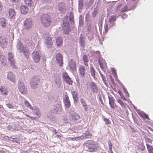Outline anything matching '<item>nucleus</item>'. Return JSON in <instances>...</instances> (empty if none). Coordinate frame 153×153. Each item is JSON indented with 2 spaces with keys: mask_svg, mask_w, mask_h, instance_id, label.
<instances>
[{
  "mask_svg": "<svg viewBox=\"0 0 153 153\" xmlns=\"http://www.w3.org/2000/svg\"><path fill=\"white\" fill-rule=\"evenodd\" d=\"M20 10L22 13L26 14L28 11V9L27 7L24 5H22L20 7Z\"/></svg>",
  "mask_w": 153,
  "mask_h": 153,
  "instance_id": "23",
  "label": "nucleus"
},
{
  "mask_svg": "<svg viewBox=\"0 0 153 153\" xmlns=\"http://www.w3.org/2000/svg\"><path fill=\"white\" fill-rule=\"evenodd\" d=\"M85 111H87L88 109V108L87 104L82 106Z\"/></svg>",
  "mask_w": 153,
  "mask_h": 153,
  "instance_id": "51",
  "label": "nucleus"
},
{
  "mask_svg": "<svg viewBox=\"0 0 153 153\" xmlns=\"http://www.w3.org/2000/svg\"><path fill=\"white\" fill-rule=\"evenodd\" d=\"M73 119L75 120H77L79 118V115L78 114H75L72 116Z\"/></svg>",
  "mask_w": 153,
  "mask_h": 153,
  "instance_id": "36",
  "label": "nucleus"
},
{
  "mask_svg": "<svg viewBox=\"0 0 153 153\" xmlns=\"http://www.w3.org/2000/svg\"><path fill=\"white\" fill-rule=\"evenodd\" d=\"M121 97L124 100H126V99L125 98V97L123 95H122V96H121Z\"/></svg>",
  "mask_w": 153,
  "mask_h": 153,
  "instance_id": "55",
  "label": "nucleus"
},
{
  "mask_svg": "<svg viewBox=\"0 0 153 153\" xmlns=\"http://www.w3.org/2000/svg\"><path fill=\"white\" fill-rule=\"evenodd\" d=\"M16 47L17 50L19 52L22 53V51L26 47L23 45V44L20 41H19L17 43Z\"/></svg>",
  "mask_w": 153,
  "mask_h": 153,
  "instance_id": "15",
  "label": "nucleus"
},
{
  "mask_svg": "<svg viewBox=\"0 0 153 153\" xmlns=\"http://www.w3.org/2000/svg\"><path fill=\"white\" fill-rule=\"evenodd\" d=\"M40 21L42 26L47 27L51 24L52 20L51 16L48 14H43L40 17Z\"/></svg>",
  "mask_w": 153,
  "mask_h": 153,
  "instance_id": "1",
  "label": "nucleus"
},
{
  "mask_svg": "<svg viewBox=\"0 0 153 153\" xmlns=\"http://www.w3.org/2000/svg\"><path fill=\"white\" fill-rule=\"evenodd\" d=\"M111 82H114V79L112 78L111 77Z\"/></svg>",
  "mask_w": 153,
  "mask_h": 153,
  "instance_id": "59",
  "label": "nucleus"
},
{
  "mask_svg": "<svg viewBox=\"0 0 153 153\" xmlns=\"http://www.w3.org/2000/svg\"><path fill=\"white\" fill-rule=\"evenodd\" d=\"M128 7L127 6H125L123 8L120 10L121 13H122L123 12L128 11Z\"/></svg>",
  "mask_w": 153,
  "mask_h": 153,
  "instance_id": "34",
  "label": "nucleus"
},
{
  "mask_svg": "<svg viewBox=\"0 0 153 153\" xmlns=\"http://www.w3.org/2000/svg\"><path fill=\"white\" fill-rule=\"evenodd\" d=\"M72 94L75 102H77L78 100L77 94L75 91H72Z\"/></svg>",
  "mask_w": 153,
  "mask_h": 153,
  "instance_id": "26",
  "label": "nucleus"
},
{
  "mask_svg": "<svg viewBox=\"0 0 153 153\" xmlns=\"http://www.w3.org/2000/svg\"><path fill=\"white\" fill-rule=\"evenodd\" d=\"M70 101L68 96L65 95L64 97V102Z\"/></svg>",
  "mask_w": 153,
  "mask_h": 153,
  "instance_id": "49",
  "label": "nucleus"
},
{
  "mask_svg": "<svg viewBox=\"0 0 153 153\" xmlns=\"http://www.w3.org/2000/svg\"><path fill=\"white\" fill-rule=\"evenodd\" d=\"M124 92H125V93H126H126H127V94H128V92L127 91H125Z\"/></svg>",
  "mask_w": 153,
  "mask_h": 153,
  "instance_id": "63",
  "label": "nucleus"
},
{
  "mask_svg": "<svg viewBox=\"0 0 153 153\" xmlns=\"http://www.w3.org/2000/svg\"><path fill=\"white\" fill-rule=\"evenodd\" d=\"M91 70V75L92 76H93L94 78L95 77V70L94 67L92 66H91L90 68Z\"/></svg>",
  "mask_w": 153,
  "mask_h": 153,
  "instance_id": "32",
  "label": "nucleus"
},
{
  "mask_svg": "<svg viewBox=\"0 0 153 153\" xmlns=\"http://www.w3.org/2000/svg\"><path fill=\"white\" fill-rule=\"evenodd\" d=\"M80 101L82 106L87 104L86 102L83 98L81 99H80Z\"/></svg>",
  "mask_w": 153,
  "mask_h": 153,
  "instance_id": "45",
  "label": "nucleus"
},
{
  "mask_svg": "<svg viewBox=\"0 0 153 153\" xmlns=\"http://www.w3.org/2000/svg\"><path fill=\"white\" fill-rule=\"evenodd\" d=\"M1 108V107H0V108Z\"/></svg>",
  "mask_w": 153,
  "mask_h": 153,
  "instance_id": "64",
  "label": "nucleus"
},
{
  "mask_svg": "<svg viewBox=\"0 0 153 153\" xmlns=\"http://www.w3.org/2000/svg\"><path fill=\"white\" fill-rule=\"evenodd\" d=\"M35 114L37 116L36 117V118H38L41 116L40 113L39 111L38 110L35 112Z\"/></svg>",
  "mask_w": 153,
  "mask_h": 153,
  "instance_id": "46",
  "label": "nucleus"
},
{
  "mask_svg": "<svg viewBox=\"0 0 153 153\" xmlns=\"http://www.w3.org/2000/svg\"><path fill=\"white\" fill-rule=\"evenodd\" d=\"M9 17L10 19H13L14 18L16 15V12L15 10L13 9H10L8 11Z\"/></svg>",
  "mask_w": 153,
  "mask_h": 153,
  "instance_id": "20",
  "label": "nucleus"
},
{
  "mask_svg": "<svg viewBox=\"0 0 153 153\" xmlns=\"http://www.w3.org/2000/svg\"><path fill=\"white\" fill-rule=\"evenodd\" d=\"M85 146V150L89 152H93L94 151L96 146L95 142L92 140H87L84 143Z\"/></svg>",
  "mask_w": 153,
  "mask_h": 153,
  "instance_id": "2",
  "label": "nucleus"
},
{
  "mask_svg": "<svg viewBox=\"0 0 153 153\" xmlns=\"http://www.w3.org/2000/svg\"><path fill=\"white\" fill-rule=\"evenodd\" d=\"M113 72H114V73L115 74H116V71L115 70H113Z\"/></svg>",
  "mask_w": 153,
  "mask_h": 153,
  "instance_id": "62",
  "label": "nucleus"
},
{
  "mask_svg": "<svg viewBox=\"0 0 153 153\" xmlns=\"http://www.w3.org/2000/svg\"><path fill=\"white\" fill-rule=\"evenodd\" d=\"M7 44V40L4 36L0 37V45L3 48L6 47Z\"/></svg>",
  "mask_w": 153,
  "mask_h": 153,
  "instance_id": "11",
  "label": "nucleus"
},
{
  "mask_svg": "<svg viewBox=\"0 0 153 153\" xmlns=\"http://www.w3.org/2000/svg\"><path fill=\"white\" fill-rule=\"evenodd\" d=\"M117 102L120 104L121 107L123 108H125V105L123 102L120 99H118Z\"/></svg>",
  "mask_w": 153,
  "mask_h": 153,
  "instance_id": "39",
  "label": "nucleus"
},
{
  "mask_svg": "<svg viewBox=\"0 0 153 153\" xmlns=\"http://www.w3.org/2000/svg\"><path fill=\"white\" fill-rule=\"evenodd\" d=\"M116 20V16L115 15L111 16L110 18L109 22L111 23H113Z\"/></svg>",
  "mask_w": 153,
  "mask_h": 153,
  "instance_id": "28",
  "label": "nucleus"
},
{
  "mask_svg": "<svg viewBox=\"0 0 153 153\" xmlns=\"http://www.w3.org/2000/svg\"><path fill=\"white\" fill-rule=\"evenodd\" d=\"M118 93L121 96H122V93L120 91H119Z\"/></svg>",
  "mask_w": 153,
  "mask_h": 153,
  "instance_id": "58",
  "label": "nucleus"
},
{
  "mask_svg": "<svg viewBox=\"0 0 153 153\" xmlns=\"http://www.w3.org/2000/svg\"><path fill=\"white\" fill-rule=\"evenodd\" d=\"M7 78L10 81L14 83L16 82V76L11 72H7Z\"/></svg>",
  "mask_w": 153,
  "mask_h": 153,
  "instance_id": "8",
  "label": "nucleus"
},
{
  "mask_svg": "<svg viewBox=\"0 0 153 153\" xmlns=\"http://www.w3.org/2000/svg\"><path fill=\"white\" fill-rule=\"evenodd\" d=\"M56 58L58 63L60 66L63 65V58L61 55L59 53H57L56 55Z\"/></svg>",
  "mask_w": 153,
  "mask_h": 153,
  "instance_id": "13",
  "label": "nucleus"
},
{
  "mask_svg": "<svg viewBox=\"0 0 153 153\" xmlns=\"http://www.w3.org/2000/svg\"><path fill=\"white\" fill-rule=\"evenodd\" d=\"M109 29V27L108 26V24H106L105 25V33H107V32H108V30Z\"/></svg>",
  "mask_w": 153,
  "mask_h": 153,
  "instance_id": "47",
  "label": "nucleus"
},
{
  "mask_svg": "<svg viewBox=\"0 0 153 153\" xmlns=\"http://www.w3.org/2000/svg\"><path fill=\"white\" fill-rule=\"evenodd\" d=\"M79 75L82 78H84L86 76V70L85 67L83 65L79 66L78 69Z\"/></svg>",
  "mask_w": 153,
  "mask_h": 153,
  "instance_id": "7",
  "label": "nucleus"
},
{
  "mask_svg": "<svg viewBox=\"0 0 153 153\" xmlns=\"http://www.w3.org/2000/svg\"><path fill=\"white\" fill-rule=\"evenodd\" d=\"M102 78V79L103 81L104 82L105 85H107L108 84V83L107 82V80L105 79V76H104L101 72H99Z\"/></svg>",
  "mask_w": 153,
  "mask_h": 153,
  "instance_id": "30",
  "label": "nucleus"
},
{
  "mask_svg": "<svg viewBox=\"0 0 153 153\" xmlns=\"http://www.w3.org/2000/svg\"><path fill=\"white\" fill-rule=\"evenodd\" d=\"M138 148L141 150H144L145 149V147L144 145L142 144H140L138 146Z\"/></svg>",
  "mask_w": 153,
  "mask_h": 153,
  "instance_id": "43",
  "label": "nucleus"
},
{
  "mask_svg": "<svg viewBox=\"0 0 153 153\" xmlns=\"http://www.w3.org/2000/svg\"><path fill=\"white\" fill-rule=\"evenodd\" d=\"M24 49L22 53H23L25 58L28 59L29 58L30 54L29 50L27 47Z\"/></svg>",
  "mask_w": 153,
  "mask_h": 153,
  "instance_id": "18",
  "label": "nucleus"
},
{
  "mask_svg": "<svg viewBox=\"0 0 153 153\" xmlns=\"http://www.w3.org/2000/svg\"><path fill=\"white\" fill-rule=\"evenodd\" d=\"M2 8V6L1 4V2H0V11H1Z\"/></svg>",
  "mask_w": 153,
  "mask_h": 153,
  "instance_id": "54",
  "label": "nucleus"
},
{
  "mask_svg": "<svg viewBox=\"0 0 153 153\" xmlns=\"http://www.w3.org/2000/svg\"><path fill=\"white\" fill-rule=\"evenodd\" d=\"M24 3L27 6H30L32 4V0H24Z\"/></svg>",
  "mask_w": 153,
  "mask_h": 153,
  "instance_id": "29",
  "label": "nucleus"
},
{
  "mask_svg": "<svg viewBox=\"0 0 153 153\" xmlns=\"http://www.w3.org/2000/svg\"><path fill=\"white\" fill-rule=\"evenodd\" d=\"M139 115L141 117L143 118L144 119H149V117L145 113L140 114H139Z\"/></svg>",
  "mask_w": 153,
  "mask_h": 153,
  "instance_id": "38",
  "label": "nucleus"
},
{
  "mask_svg": "<svg viewBox=\"0 0 153 153\" xmlns=\"http://www.w3.org/2000/svg\"><path fill=\"white\" fill-rule=\"evenodd\" d=\"M100 66L102 69L105 68L107 67L106 63L102 59H100L98 60Z\"/></svg>",
  "mask_w": 153,
  "mask_h": 153,
  "instance_id": "16",
  "label": "nucleus"
},
{
  "mask_svg": "<svg viewBox=\"0 0 153 153\" xmlns=\"http://www.w3.org/2000/svg\"><path fill=\"white\" fill-rule=\"evenodd\" d=\"M146 142H147V143H152V140H151L150 139H149V138L146 139Z\"/></svg>",
  "mask_w": 153,
  "mask_h": 153,
  "instance_id": "52",
  "label": "nucleus"
},
{
  "mask_svg": "<svg viewBox=\"0 0 153 153\" xmlns=\"http://www.w3.org/2000/svg\"><path fill=\"white\" fill-rule=\"evenodd\" d=\"M8 60L9 61L14 60L13 56L12 53L9 52L8 54Z\"/></svg>",
  "mask_w": 153,
  "mask_h": 153,
  "instance_id": "33",
  "label": "nucleus"
},
{
  "mask_svg": "<svg viewBox=\"0 0 153 153\" xmlns=\"http://www.w3.org/2000/svg\"><path fill=\"white\" fill-rule=\"evenodd\" d=\"M146 146L149 153H153V148L148 144H146Z\"/></svg>",
  "mask_w": 153,
  "mask_h": 153,
  "instance_id": "31",
  "label": "nucleus"
},
{
  "mask_svg": "<svg viewBox=\"0 0 153 153\" xmlns=\"http://www.w3.org/2000/svg\"><path fill=\"white\" fill-rule=\"evenodd\" d=\"M11 65L14 68H16V65H15V62L14 60L10 61Z\"/></svg>",
  "mask_w": 153,
  "mask_h": 153,
  "instance_id": "44",
  "label": "nucleus"
},
{
  "mask_svg": "<svg viewBox=\"0 0 153 153\" xmlns=\"http://www.w3.org/2000/svg\"><path fill=\"white\" fill-rule=\"evenodd\" d=\"M13 2H16L18 1V0H12Z\"/></svg>",
  "mask_w": 153,
  "mask_h": 153,
  "instance_id": "60",
  "label": "nucleus"
},
{
  "mask_svg": "<svg viewBox=\"0 0 153 153\" xmlns=\"http://www.w3.org/2000/svg\"><path fill=\"white\" fill-rule=\"evenodd\" d=\"M26 115L27 117H29V118H30L31 120H35V118L34 117H31L30 116H29L28 115Z\"/></svg>",
  "mask_w": 153,
  "mask_h": 153,
  "instance_id": "53",
  "label": "nucleus"
},
{
  "mask_svg": "<svg viewBox=\"0 0 153 153\" xmlns=\"http://www.w3.org/2000/svg\"><path fill=\"white\" fill-rule=\"evenodd\" d=\"M69 29L68 27H67L66 28H64V33L65 34H68L69 33Z\"/></svg>",
  "mask_w": 153,
  "mask_h": 153,
  "instance_id": "48",
  "label": "nucleus"
},
{
  "mask_svg": "<svg viewBox=\"0 0 153 153\" xmlns=\"http://www.w3.org/2000/svg\"><path fill=\"white\" fill-rule=\"evenodd\" d=\"M109 103L111 107L113 109L115 108L114 99L112 96L108 97Z\"/></svg>",
  "mask_w": 153,
  "mask_h": 153,
  "instance_id": "17",
  "label": "nucleus"
},
{
  "mask_svg": "<svg viewBox=\"0 0 153 153\" xmlns=\"http://www.w3.org/2000/svg\"><path fill=\"white\" fill-rule=\"evenodd\" d=\"M108 146L109 150L110 151V152L111 153H113V152L112 150V144L110 141H109V143H108Z\"/></svg>",
  "mask_w": 153,
  "mask_h": 153,
  "instance_id": "42",
  "label": "nucleus"
},
{
  "mask_svg": "<svg viewBox=\"0 0 153 153\" xmlns=\"http://www.w3.org/2000/svg\"><path fill=\"white\" fill-rule=\"evenodd\" d=\"M63 79L68 84L72 85L73 81L69 76L68 74L66 72H64L62 74Z\"/></svg>",
  "mask_w": 153,
  "mask_h": 153,
  "instance_id": "6",
  "label": "nucleus"
},
{
  "mask_svg": "<svg viewBox=\"0 0 153 153\" xmlns=\"http://www.w3.org/2000/svg\"><path fill=\"white\" fill-rule=\"evenodd\" d=\"M0 91L2 94L7 95L8 92V90L6 88L3 86H1L0 88Z\"/></svg>",
  "mask_w": 153,
  "mask_h": 153,
  "instance_id": "22",
  "label": "nucleus"
},
{
  "mask_svg": "<svg viewBox=\"0 0 153 153\" xmlns=\"http://www.w3.org/2000/svg\"><path fill=\"white\" fill-rule=\"evenodd\" d=\"M46 36L45 38V42L46 45H48V47H49L52 45L53 44V42H52V38L51 36L50 35L45 34Z\"/></svg>",
  "mask_w": 153,
  "mask_h": 153,
  "instance_id": "12",
  "label": "nucleus"
},
{
  "mask_svg": "<svg viewBox=\"0 0 153 153\" xmlns=\"http://www.w3.org/2000/svg\"><path fill=\"white\" fill-rule=\"evenodd\" d=\"M89 85L93 91H94L95 90H96L97 89V85L93 82H91L90 83Z\"/></svg>",
  "mask_w": 153,
  "mask_h": 153,
  "instance_id": "25",
  "label": "nucleus"
},
{
  "mask_svg": "<svg viewBox=\"0 0 153 153\" xmlns=\"http://www.w3.org/2000/svg\"><path fill=\"white\" fill-rule=\"evenodd\" d=\"M103 118V120L105 122L106 125H109L111 123V122L108 118H105L104 117Z\"/></svg>",
  "mask_w": 153,
  "mask_h": 153,
  "instance_id": "37",
  "label": "nucleus"
},
{
  "mask_svg": "<svg viewBox=\"0 0 153 153\" xmlns=\"http://www.w3.org/2000/svg\"><path fill=\"white\" fill-rule=\"evenodd\" d=\"M68 65L71 70L73 71L76 70V62L74 60L71 59L69 62Z\"/></svg>",
  "mask_w": 153,
  "mask_h": 153,
  "instance_id": "14",
  "label": "nucleus"
},
{
  "mask_svg": "<svg viewBox=\"0 0 153 153\" xmlns=\"http://www.w3.org/2000/svg\"><path fill=\"white\" fill-rule=\"evenodd\" d=\"M25 104L27 107L30 108L31 109H33L32 106L28 102L25 101Z\"/></svg>",
  "mask_w": 153,
  "mask_h": 153,
  "instance_id": "40",
  "label": "nucleus"
},
{
  "mask_svg": "<svg viewBox=\"0 0 153 153\" xmlns=\"http://www.w3.org/2000/svg\"><path fill=\"white\" fill-rule=\"evenodd\" d=\"M33 60L36 63L39 62L40 59V56L37 51H34L32 53Z\"/></svg>",
  "mask_w": 153,
  "mask_h": 153,
  "instance_id": "9",
  "label": "nucleus"
},
{
  "mask_svg": "<svg viewBox=\"0 0 153 153\" xmlns=\"http://www.w3.org/2000/svg\"><path fill=\"white\" fill-rule=\"evenodd\" d=\"M56 43L58 47H61L62 45L63 40L60 37H58L56 39Z\"/></svg>",
  "mask_w": 153,
  "mask_h": 153,
  "instance_id": "21",
  "label": "nucleus"
},
{
  "mask_svg": "<svg viewBox=\"0 0 153 153\" xmlns=\"http://www.w3.org/2000/svg\"><path fill=\"white\" fill-rule=\"evenodd\" d=\"M59 10H60V11H61L62 10V7H60V6H59Z\"/></svg>",
  "mask_w": 153,
  "mask_h": 153,
  "instance_id": "57",
  "label": "nucleus"
},
{
  "mask_svg": "<svg viewBox=\"0 0 153 153\" xmlns=\"http://www.w3.org/2000/svg\"><path fill=\"white\" fill-rule=\"evenodd\" d=\"M32 21L31 19H26L24 22V29L27 30L31 29L32 26Z\"/></svg>",
  "mask_w": 153,
  "mask_h": 153,
  "instance_id": "4",
  "label": "nucleus"
},
{
  "mask_svg": "<svg viewBox=\"0 0 153 153\" xmlns=\"http://www.w3.org/2000/svg\"><path fill=\"white\" fill-rule=\"evenodd\" d=\"M127 15H124V17L123 16V15H122V17L124 19V18H126L127 17Z\"/></svg>",
  "mask_w": 153,
  "mask_h": 153,
  "instance_id": "56",
  "label": "nucleus"
},
{
  "mask_svg": "<svg viewBox=\"0 0 153 153\" xmlns=\"http://www.w3.org/2000/svg\"><path fill=\"white\" fill-rule=\"evenodd\" d=\"M83 59L84 63V65L86 66H88V64L87 63L89 61V60L87 55L85 54L83 55Z\"/></svg>",
  "mask_w": 153,
  "mask_h": 153,
  "instance_id": "27",
  "label": "nucleus"
},
{
  "mask_svg": "<svg viewBox=\"0 0 153 153\" xmlns=\"http://www.w3.org/2000/svg\"><path fill=\"white\" fill-rule=\"evenodd\" d=\"M39 81V79L36 76H33L31 79L30 83V87L33 89L36 88L37 87L38 82Z\"/></svg>",
  "mask_w": 153,
  "mask_h": 153,
  "instance_id": "3",
  "label": "nucleus"
},
{
  "mask_svg": "<svg viewBox=\"0 0 153 153\" xmlns=\"http://www.w3.org/2000/svg\"><path fill=\"white\" fill-rule=\"evenodd\" d=\"M6 20L4 18H1L0 19V25L3 28L5 27L6 26Z\"/></svg>",
  "mask_w": 153,
  "mask_h": 153,
  "instance_id": "24",
  "label": "nucleus"
},
{
  "mask_svg": "<svg viewBox=\"0 0 153 153\" xmlns=\"http://www.w3.org/2000/svg\"><path fill=\"white\" fill-rule=\"evenodd\" d=\"M85 39L83 35L81 34L80 36L79 42L82 46L84 47L85 46Z\"/></svg>",
  "mask_w": 153,
  "mask_h": 153,
  "instance_id": "19",
  "label": "nucleus"
},
{
  "mask_svg": "<svg viewBox=\"0 0 153 153\" xmlns=\"http://www.w3.org/2000/svg\"><path fill=\"white\" fill-rule=\"evenodd\" d=\"M7 106L10 108H14L13 105L11 103L6 104Z\"/></svg>",
  "mask_w": 153,
  "mask_h": 153,
  "instance_id": "50",
  "label": "nucleus"
},
{
  "mask_svg": "<svg viewBox=\"0 0 153 153\" xmlns=\"http://www.w3.org/2000/svg\"><path fill=\"white\" fill-rule=\"evenodd\" d=\"M64 103L65 107L67 108H70L71 105V103L70 101L64 102Z\"/></svg>",
  "mask_w": 153,
  "mask_h": 153,
  "instance_id": "41",
  "label": "nucleus"
},
{
  "mask_svg": "<svg viewBox=\"0 0 153 153\" xmlns=\"http://www.w3.org/2000/svg\"><path fill=\"white\" fill-rule=\"evenodd\" d=\"M61 4H62V5H63V6H65V4L64 3L62 2L61 3Z\"/></svg>",
  "mask_w": 153,
  "mask_h": 153,
  "instance_id": "61",
  "label": "nucleus"
},
{
  "mask_svg": "<svg viewBox=\"0 0 153 153\" xmlns=\"http://www.w3.org/2000/svg\"><path fill=\"white\" fill-rule=\"evenodd\" d=\"M0 61L2 63H4L6 61V59L4 56L1 55V53H0Z\"/></svg>",
  "mask_w": 153,
  "mask_h": 153,
  "instance_id": "35",
  "label": "nucleus"
},
{
  "mask_svg": "<svg viewBox=\"0 0 153 153\" xmlns=\"http://www.w3.org/2000/svg\"><path fill=\"white\" fill-rule=\"evenodd\" d=\"M54 109L57 114H59L61 111L62 107L61 105V102L59 101L56 102L55 105H54Z\"/></svg>",
  "mask_w": 153,
  "mask_h": 153,
  "instance_id": "10",
  "label": "nucleus"
},
{
  "mask_svg": "<svg viewBox=\"0 0 153 153\" xmlns=\"http://www.w3.org/2000/svg\"><path fill=\"white\" fill-rule=\"evenodd\" d=\"M18 87L20 92L22 94H25L27 91V89L25 87L22 81H20L18 84Z\"/></svg>",
  "mask_w": 153,
  "mask_h": 153,
  "instance_id": "5",
  "label": "nucleus"
}]
</instances>
